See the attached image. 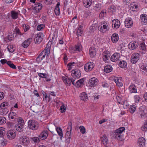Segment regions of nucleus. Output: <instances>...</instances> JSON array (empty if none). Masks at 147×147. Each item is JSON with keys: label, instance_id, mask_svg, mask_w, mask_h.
<instances>
[{"label": "nucleus", "instance_id": "1", "mask_svg": "<svg viewBox=\"0 0 147 147\" xmlns=\"http://www.w3.org/2000/svg\"><path fill=\"white\" fill-rule=\"evenodd\" d=\"M125 130V128L124 127H120L112 132V133L111 134V136L113 138L118 140H122L123 136L121 134Z\"/></svg>", "mask_w": 147, "mask_h": 147}, {"label": "nucleus", "instance_id": "2", "mask_svg": "<svg viewBox=\"0 0 147 147\" xmlns=\"http://www.w3.org/2000/svg\"><path fill=\"white\" fill-rule=\"evenodd\" d=\"M50 54V48H45L41 52L36 59V61L39 63L45 58L46 56L47 59L49 57Z\"/></svg>", "mask_w": 147, "mask_h": 147}, {"label": "nucleus", "instance_id": "3", "mask_svg": "<svg viewBox=\"0 0 147 147\" xmlns=\"http://www.w3.org/2000/svg\"><path fill=\"white\" fill-rule=\"evenodd\" d=\"M24 122L23 119L21 117H19L18 119V121L16 124V130L20 132L23 130Z\"/></svg>", "mask_w": 147, "mask_h": 147}, {"label": "nucleus", "instance_id": "4", "mask_svg": "<svg viewBox=\"0 0 147 147\" xmlns=\"http://www.w3.org/2000/svg\"><path fill=\"white\" fill-rule=\"evenodd\" d=\"M98 29L101 32L105 33L109 30V24L105 21H102L98 27Z\"/></svg>", "mask_w": 147, "mask_h": 147}, {"label": "nucleus", "instance_id": "5", "mask_svg": "<svg viewBox=\"0 0 147 147\" xmlns=\"http://www.w3.org/2000/svg\"><path fill=\"white\" fill-rule=\"evenodd\" d=\"M28 125L29 128L36 130L38 128V123L37 122L33 120H30L28 122Z\"/></svg>", "mask_w": 147, "mask_h": 147}, {"label": "nucleus", "instance_id": "6", "mask_svg": "<svg viewBox=\"0 0 147 147\" xmlns=\"http://www.w3.org/2000/svg\"><path fill=\"white\" fill-rule=\"evenodd\" d=\"M102 59L105 62L108 63L109 61V59L111 56L110 52L108 51H105L102 53Z\"/></svg>", "mask_w": 147, "mask_h": 147}, {"label": "nucleus", "instance_id": "7", "mask_svg": "<svg viewBox=\"0 0 147 147\" xmlns=\"http://www.w3.org/2000/svg\"><path fill=\"white\" fill-rule=\"evenodd\" d=\"M140 71L142 74L144 75H147V64L141 63L139 64Z\"/></svg>", "mask_w": 147, "mask_h": 147}, {"label": "nucleus", "instance_id": "8", "mask_svg": "<svg viewBox=\"0 0 147 147\" xmlns=\"http://www.w3.org/2000/svg\"><path fill=\"white\" fill-rule=\"evenodd\" d=\"M71 75L74 78L76 79L79 78L81 76V71L77 69L73 70L71 71Z\"/></svg>", "mask_w": 147, "mask_h": 147}, {"label": "nucleus", "instance_id": "9", "mask_svg": "<svg viewBox=\"0 0 147 147\" xmlns=\"http://www.w3.org/2000/svg\"><path fill=\"white\" fill-rule=\"evenodd\" d=\"M94 66V64L92 62H88L84 66V69L86 72L92 70Z\"/></svg>", "mask_w": 147, "mask_h": 147}, {"label": "nucleus", "instance_id": "10", "mask_svg": "<svg viewBox=\"0 0 147 147\" xmlns=\"http://www.w3.org/2000/svg\"><path fill=\"white\" fill-rule=\"evenodd\" d=\"M62 79L64 83L67 86H70L71 85V82L72 84L75 85V80L73 78H67L65 77H63Z\"/></svg>", "mask_w": 147, "mask_h": 147}, {"label": "nucleus", "instance_id": "11", "mask_svg": "<svg viewBox=\"0 0 147 147\" xmlns=\"http://www.w3.org/2000/svg\"><path fill=\"white\" fill-rule=\"evenodd\" d=\"M43 34L41 32H39L36 35L34 38V41L35 43L38 44L40 42L42 39Z\"/></svg>", "mask_w": 147, "mask_h": 147}, {"label": "nucleus", "instance_id": "12", "mask_svg": "<svg viewBox=\"0 0 147 147\" xmlns=\"http://www.w3.org/2000/svg\"><path fill=\"white\" fill-rule=\"evenodd\" d=\"M7 138L10 140H12L15 138L16 136V131L14 130H9L7 134Z\"/></svg>", "mask_w": 147, "mask_h": 147}, {"label": "nucleus", "instance_id": "13", "mask_svg": "<svg viewBox=\"0 0 147 147\" xmlns=\"http://www.w3.org/2000/svg\"><path fill=\"white\" fill-rule=\"evenodd\" d=\"M98 80L95 78L93 77L90 79L88 82V84L91 87H94L98 84Z\"/></svg>", "mask_w": 147, "mask_h": 147}, {"label": "nucleus", "instance_id": "14", "mask_svg": "<svg viewBox=\"0 0 147 147\" xmlns=\"http://www.w3.org/2000/svg\"><path fill=\"white\" fill-rule=\"evenodd\" d=\"M139 54L138 53L133 54L131 56V62L132 63L135 64L138 61L139 59Z\"/></svg>", "mask_w": 147, "mask_h": 147}, {"label": "nucleus", "instance_id": "15", "mask_svg": "<svg viewBox=\"0 0 147 147\" xmlns=\"http://www.w3.org/2000/svg\"><path fill=\"white\" fill-rule=\"evenodd\" d=\"M49 134V131L47 130H44L40 134L39 137L42 140H45L47 138Z\"/></svg>", "mask_w": 147, "mask_h": 147}, {"label": "nucleus", "instance_id": "16", "mask_svg": "<svg viewBox=\"0 0 147 147\" xmlns=\"http://www.w3.org/2000/svg\"><path fill=\"white\" fill-rule=\"evenodd\" d=\"M20 141L24 145L28 144L30 142L29 138L25 136H21L20 138Z\"/></svg>", "mask_w": 147, "mask_h": 147}, {"label": "nucleus", "instance_id": "17", "mask_svg": "<svg viewBox=\"0 0 147 147\" xmlns=\"http://www.w3.org/2000/svg\"><path fill=\"white\" fill-rule=\"evenodd\" d=\"M121 79L122 78L121 77H115L113 79L117 85L119 87H122L123 85Z\"/></svg>", "mask_w": 147, "mask_h": 147}, {"label": "nucleus", "instance_id": "18", "mask_svg": "<svg viewBox=\"0 0 147 147\" xmlns=\"http://www.w3.org/2000/svg\"><path fill=\"white\" fill-rule=\"evenodd\" d=\"M138 47L137 42L132 41L130 42L128 45L129 48L131 50H134Z\"/></svg>", "mask_w": 147, "mask_h": 147}, {"label": "nucleus", "instance_id": "19", "mask_svg": "<svg viewBox=\"0 0 147 147\" xmlns=\"http://www.w3.org/2000/svg\"><path fill=\"white\" fill-rule=\"evenodd\" d=\"M120 21L117 19H115L112 21V26L115 29L118 28L120 26Z\"/></svg>", "mask_w": 147, "mask_h": 147}, {"label": "nucleus", "instance_id": "20", "mask_svg": "<svg viewBox=\"0 0 147 147\" xmlns=\"http://www.w3.org/2000/svg\"><path fill=\"white\" fill-rule=\"evenodd\" d=\"M133 22L132 20L129 18H127L125 21V25L127 28L131 27L133 25Z\"/></svg>", "mask_w": 147, "mask_h": 147}, {"label": "nucleus", "instance_id": "21", "mask_svg": "<svg viewBox=\"0 0 147 147\" xmlns=\"http://www.w3.org/2000/svg\"><path fill=\"white\" fill-rule=\"evenodd\" d=\"M120 56V54L119 53H115L111 56L110 59L112 62H115L118 60Z\"/></svg>", "mask_w": 147, "mask_h": 147}, {"label": "nucleus", "instance_id": "22", "mask_svg": "<svg viewBox=\"0 0 147 147\" xmlns=\"http://www.w3.org/2000/svg\"><path fill=\"white\" fill-rule=\"evenodd\" d=\"M146 140L144 137H141L138 139V144L140 147H144L146 144Z\"/></svg>", "mask_w": 147, "mask_h": 147}, {"label": "nucleus", "instance_id": "23", "mask_svg": "<svg viewBox=\"0 0 147 147\" xmlns=\"http://www.w3.org/2000/svg\"><path fill=\"white\" fill-rule=\"evenodd\" d=\"M20 11H12L11 12V16L13 20L17 19L18 17V16L20 14Z\"/></svg>", "mask_w": 147, "mask_h": 147}, {"label": "nucleus", "instance_id": "24", "mask_svg": "<svg viewBox=\"0 0 147 147\" xmlns=\"http://www.w3.org/2000/svg\"><path fill=\"white\" fill-rule=\"evenodd\" d=\"M101 144H103L104 146H106L108 143V140L107 136L105 135H103L101 137Z\"/></svg>", "mask_w": 147, "mask_h": 147}, {"label": "nucleus", "instance_id": "25", "mask_svg": "<svg viewBox=\"0 0 147 147\" xmlns=\"http://www.w3.org/2000/svg\"><path fill=\"white\" fill-rule=\"evenodd\" d=\"M32 40V39L30 38L25 40L22 43V46L24 48H27L31 43Z\"/></svg>", "mask_w": 147, "mask_h": 147}, {"label": "nucleus", "instance_id": "26", "mask_svg": "<svg viewBox=\"0 0 147 147\" xmlns=\"http://www.w3.org/2000/svg\"><path fill=\"white\" fill-rule=\"evenodd\" d=\"M129 7L130 9L134 11H137L139 9L138 5L134 3H131L129 5Z\"/></svg>", "mask_w": 147, "mask_h": 147}, {"label": "nucleus", "instance_id": "27", "mask_svg": "<svg viewBox=\"0 0 147 147\" xmlns=\"http://www.w3.org/2000/svg\"><path fill=\"white\" fill-rule=\"evenodd\" d=\"M119 37L118 34L114 33L113 34L111 37V40L112 42L116 43L119 40Z\"/></svg>", "mask_w": 147, "mask_h": 147}, {"label": "nucleus", "instance_id": "28", "mask_svg": "<svg viewBox=\"0 0 147 147\" xmlns=\"http://www.w3.org/2000/svg\"><path fill=\"white\" fill-rule=\"evenodd\" d=\"M129 90L130 92L132 93H137V87L134 84L130 85L129 88Z\"/></svg>", "mask_w": 147, "mask_h": 147}, {"label": "nucleus", "instance_id": "29", "mask_svg": "<svg viewBox=\"0 0 147 147\" xmlns=\"http://www.w3.org/2000/svg\"><path fill=\"white\" fill-rule=\"evenodd\" d=\"M89 54L91 58H93L96 55V50L93 47H91L89 49Z\"/></svg>", "mask_w": 147, "mask_h": 147}, {"label": "nucleus", "instance_id": "30", "mask_svg": "<svg viewBox=\"0 0 147 147\" xmlns=\"http://www.w3.org/2000/svg\"><path fill=\"white\" fill-rule=\"evenodd\" d=\"M116 11V7L113 5L109 6L108 9V11L109 12L113 14H114Z\"/></svg>", "mask_w": 147, "mask_h": 147}, {"label": "nucleus", "instance_id": "31", "mask_svg": "<svg viewBox=\"0 0 147 147\" xmlns=\"http://www.w3.org/2000/svg\"><path fill=\"white\" fill-rule=\"evenodd\" d=\"M92 0H83V5L85 7L88 8L91 5Z\"/></svg>", "mask_w": 147, "mask_h": 147}, {"label": "nucleus", "instance_id": "32", "mask_svg": "<svg viewBox=\"0 0 147 147\" xmlns=\"http://www.w3.org/2000/svg\"><path fill=\"white\" fill-rule=\"evenodd\" d=\"M60 3L58 2L56 5L55 8V13L56 16H59L60 13V9L59 7Z\"/></svg>", "mask_w": 147, "mask_h": 147}, {"label": "nucleus", "instance_id": "33", "mask_svg": "<svg viewBox=\"0 0 147 147\" xmlns=\"http://www.w3.org/2000/svg\"><path fill=\"white\" fill-rule=\"evenodd\" d=\"M119 65L121 68H124L127 65L126 62L124 60L119 61V62H118Z\"/></svg>", "mask_w": 147, "mask_h": 147}, {"label": "nucleus", "instance_id": "34", "mask_svg": "<svg viewBox=\"0 0 147 147\" xmlns=\"http://www.w3.org/2000/svg\"><path fill=\"white\" fill-rule=\"evenodd\" d=\"M42 7V5L40 3H38L35 4V6L34 7V9L37 12H39L41 9Z\"/></svg>", "mask_w": 147, "mask_h": 147}, {"label": "nucleus", "instance_id": "35", "mask_svg": "<svg viewBox=\"0 0 147 147\" xmlns=\"http://www.w3.org/2000/svg\"><path fill=\"white\" fill-rule=\"evenodd\" d=\"M141 20L142 22L144 24L147 23V16L145 15H142L140 16Z\"/></svg>", "mask_w": 147, "mask_h": 147}, {"label": "nucleus", "instance_id": "36", "mask_svg": "<svg viewBox=\"0 0 147 147\" xmlns=\"http://www.w3.org/2000/svg\"><path fill=\"white\" fill-rule=\"evenodd\" d=\"M56 130L58 133V134L60 136L61 140L63 136L62 129L60 127H57L56 128Z\"/></svg>", "mask_w": 147, "mask_h": 147}, {"label": "nucleus", "instance_id": "37", "mask_svg": "<svg viewBox=\"0 0 147 147\" xmlns=\"http://www.w3.org/2000/svg\"><path fill=\"white\" fill-rule=\"evenodd\" d=\"M113 69L112 66L110 65H107L105 67L104 71L106 73H109L111 72Z\"/></svg>", "mask_w": 147, "mask_h": 147}, {"label": "nucleus", "instance_id": "38", "mask_svg": "<svg viewBox=\"0 0 147 147\" xmlns=\"http://www.w3.org/2000/svg\"><path fill=\"white\" fill-rule=\"evenodd\" d=\"M84 80L83 79H81L77 81L76 83H75V86L77 87H80L81 85L83 83Z\"/></svg>", "mask_w": 147, "mask_h": 147}, {"label": "nucleus", "instance_id": "39", "mask_svg": "<svg viewBox=\"0 0 147 147\" xmlns=\"http://www.w3.org/2000/svg\"><path fill=\"white\" fill-rule=\"evenodd\" d=\"M80 99L83 100H86L88 98L87 94L85 92H83L80 95Z\"/></svg>", "mask_w": 147, "mask_h": 147}, {"label": "nucleus", "instance_id": "40", "mask_svg": "<svg viewBox=\"0 0 147 147\" xmlns=\"http://www.w3.org/2000/svg\"><path fill=\"white\" fill-rule=\"evenodd\" d=\"M82 46L81 45L79 44H78L76 45L74 48V50L75 51L80 52L82 50Z\"/></svg>", "mask_w": 147, "mask_h": 147}, {"label": "nucleus", "instance_id": "41", "mask_svg": "<svg viewBox=\"0 0 147 147\" xmlns=\"http://www.w3.org/2000/svg\"><path fill=\"white\" fill-rule=\"evenodd\" d=\"M71 132H66L65 134L66 141L68 142L69 141L71 137Z\"/></svg>", "mask_w": 147, "mask_h": 147}, {"label": "nucleus", "instance_id": "42", "mask_svg": "<svg viewBox=\"0 0 147 147\" xmlns=\"http://www.w3.org/2000/svg\"><path fill=\"white\" fill-rule=\"evenodd\" d=\"M141 129L142 131H147V121H146L144 122L143 125L141 127Z\"/></svg>", "mask_w": 147, "mask_h": 147}, {"label": "nucleus", "instance_id": "43", "mask_svg": "<svg viewBox=\"0 0 147 147\" xmlns=\"http://www.w3.org/2000/svg\"><path fill=\"white\" fill-rule=\"evenodd\" d=\"M101 9V5L99 3L97 4L94 6V9L96 11H98Z\"/></svg>", "mask_w": 147, "mask_h": 147}, {"label": "nucleus", "instance_id": "44", "mask_svg": "<svg viewBox=\"0 0 147 147\" xmlns=\"http://www.w3.org/2000/svg\"><path fill=\"white\" fill-rule=\"evenodd\" d=\"M7 49L10 52L13 53L15 50L14 47L11 45H9L7 47Z\"/></svg>", "mask_w": 147, "mask_h": 147}, {"label": "nucleus", "instance_id": "45", "mask_svg": "<svg viewBox=\"0 0 147 147\" xmlns=\"http://www.w3.org/2000/svg\"><path fill=\"white\" fill-rule=\"evenodd\" d=\"M31 140L35 143H38L40 142V138L37 137H34L31 138Z\"/></svg>", "mask_w": 147, "mask_h": 147}, {"label": "nucleus", "instance_id": "46", "mask_svg": "<svg viewBox=\"0 0 147 147\" xmlns=\"http://www.w3.org/2000/svg\"><path fill=\"white\" fill-rule=\"evenodd\" d=\"M8 110L6 108L1 109V115H6L8 113Z\"/></svg>", "mask_w": 147, "mask_h": 147}, {"label": "nucleus", "instance_id": "47", "mask_svg": "<svg viewBox=\"0 0 147 147\" xmlns=\"http://www.w3.org/2000/svg\"><path fill=\"white\" fill-rule=\"evenodd\" d=\"M7 64L11 68L13 69H16V67L14 64H13L11 61H8L7 62Z\"/></svg>", "mask_w": 147, "mask_h": 147}, {"label": "nucleus", "instance_id": "48", "mask_svg": "<svg viewBox=\"0 0 147 147\" xmlns=\"http://www.w3.org/2000/svg\"><path fill=\"white\" fill-rule=\"evenodd\" d=\"M5 129L3 127H0V137H2L5 134Z\"/></svg>", "mask_w": 147, "mask_h": 147}, {"label": "nucleus", "instance_id": "49", "mask_svg": "<svg viewBox=\"0 0 147 147\" xmlns=\"http://www.w3.org/2000/svg\"><path fill=\"white\" fill-rule=\"evenodd\" d=\"M13 32L15 34H16V36H21L23 34L22 33L20 32V30L18 28H16Z\"/></svg>", "mask_w": 147, "mask_h": 147}, {"label": "nucleus", "instance_id": "50", "mask_svg": "<svg viewBox=\"0 0 147 147\" xmlns=\"http://www.w3.org/2000/svg\"><path fill=\"white\" fill-rule=\"evenodd\" d=\"M136 110V107L134 105H132L130 106L129 108L130 112L131 113H133Z\"/></svg>", "mask_w": 147, "mask_h": 147}, {"label": "nucleus", "instance_id": "51", "mask_svg": "<svg viewBox=\"0 0 147 147\" xmlns=\"http://www.w3.org/2000/svg\"><path fill=\"white\" fill-rule=\"evenodd\" d=\"M6 122V119L4 117H0V125L5 124Z\"/></svg>", "mask_w": 147, "mask_h": 147}, {"label": "nucleus", "instance_id": "52", "mask_svg": "<svg viewBox=\"0 0 147 147\" xmlns=\"http://www.w3.org/2000/svg\"><path fill=\"white\" fill-rule=\"evenodd\" d=\"M134 99L135 102L138 103L140 101V97L139 95H136L134 96Z\"/></svg>", "mask_w": 147, "mask_h": 147}, {"label": "nucleus", "instance_id": "53", "mask_svg": "<svg viewBox=\"0 0 147 147\" xmlns=\"http://www.w3.org/2000/svg\"><path fill=\"white\" fill-rule=\"evenodd\" d=\"M106 14V11L105 10H103L100 13L99 17L101 18L104 17Z\"/></svg>", "mask_w": 147, "mask_h": 147}, {"label": "nucleus", "instance_id": "54", "mask_svg": "<svg viewBox=\"0 0 147 147\" xmlns=\"http://www.w3.org/2000/svg\"><path fill=\"white\" fill-rule=\"evenodd\" d=\"M91 12L90 10H87L85 11L84 16L86 18L88 17V16L91 15Z\"/></svg>", "mask_w": 147, "mask_h": 147}, {"label": "nucleus", "instance_id": "55", "mask_svg": "<svg viewBox=\"0 0 147 147\" xmlns=\"http://www.w3.org/2000/svg\"><path fill=\"white\" fill-rule=\"evenodd\" d=\"M38 75L40 78H45L46 79L47 78V75L46 74L41 73H38Z\"/></svg>", "mask_w": 147, "mask_h": 147}, {"label": "nucleus", "instance_id": "56", "mask_svg": "<svg viewBox=\"0 0 147 147\" xmlns=\"http://www.w3.org/2000/svg\"><path fill=\"white\" fill-rule=\"evenodd\" d=\"M61 112L62 113H64L65 111V107L64 104L61 106L60 108Z\"/></svg>", "mask_w": 147, "mask_h": 147}, {"label": "nucleus", "instance_id": "57", "mask_svg": "<svg viewBox=\"0 0 147 147\" xmlns=\"http://www.w3.org/2000/svg\"><path fill=\"white\" fill-rule=\"evenodd\" d=\"M23 27L25 32L27 31L30 28L29 26L28 25H26V24H24L23 25Z\"/></svg>", "mask_w": 147, "mask_h": 147}, {"label": "nucleus", "instance_id": "58", "mask_svg": "<svg viewBox=\"0 0 147 147\" xmlns=\"http://www.w3.org/2000/svg\"><path fill=\"white\" fill-rule=\"evenodd\" d=\"M75 64V62H73L72 63H69L67 65V67L68 68V70H69L71 69L72 68V66L74 65V64Z\"/></svg>", "mask_w": 147, "mask_h": 147}, {"label": "nucleus", "instance_id": "59", "mask_svg": "<svg viewBox=\"0 0 147 147\" xmlns=\"http://www.w3.org/2000/svg\"><path fill=\"white\" fill-rule=\"evenodd\" d=\"M140 50L142 51H145L146 50V47L145 45L143 43L140 44Z\"/></svg>", "mask_w": 147, "mask_h": 147}, {"label": "nucleus", "instance_id": "60", "mask_svg": "<svg viewBox=\"0 0 147 147\" xmlns=\"http://www.w3.org/2000/svg\"><path fill=\"white\" fill-rule=\"evenodd\" d=\"M81 132L83 134H84L86 132V129L85 127L83 126H81L79 127Z\"/></svg>", "mask_w": 147, "mask_h": 147}, {"label": "nucleus", "instance_id": "61", "mask_svg": "<svg viewBox=\"0 0 147 147\" xmlns=\"http://www.w3.org/2000/svg\"><path fill=\"white\" fill-rule=\"evenodd\" d=\"M82 34V31L80 28H79L77 30V35L78 36H81Z\"/></svg>", "mask_w": 147, "mask_h": 147}, {"label": "nucleus", "instance_id": "62", "mask_svg": "<svg viewBox=\"0 0 147 147\" xmlns=\"http://www.w3.org/2000/svg\"><path fill=\"white\" fill-rule=\"evenodd\" d=\"M45 27L44 24H40L38 25L37 27V30L38 31H40L43 28Z\"/></svg>", "mask_w": 147, "mask_h": 147}, {"label": "nucleus", "instance_id": "63", "mask_svg": "<svg viewBox=\"0 0 147 147\" xmlns=\"http://www.w3.org/2000/svg\"><path fill=\"white\" fill-rule=\"evenodd\" d=\"M7 106V103L5 102H4L1 104L0 105V107L1 109L4 108V107H5L6 106Z\"/></svg>", "mask_w": 147, "mask_h": 147}, {"label": "nucleus", "instance_id": "64", "mask_svg": "<svg viewBox=\"0 0 147 147\" xmlns=\"http://www.w3.org/2000/svg\"><path fill=\"white\" fill-rule=\"evenodd\" d=\"M72 125L71 123V124L70 125L68 126V127L67 129V132H71L72 130Z\"/></svg>", "mask_w": 147, "mask_h": 147}]
</instances>
